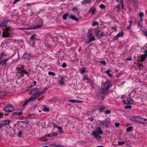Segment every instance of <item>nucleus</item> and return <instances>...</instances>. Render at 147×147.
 I'll use <instances>...</instances> for the list:
<instances>
[{
  "label": "nucleus",
  "instance_id": "obj_1",
  "mask_svg": "<svg viewBox=\"0 0 147 147\" xmlns=\"http://www.w3.org/2000/svg\"><path fill=\"white\" fill-rule=\"evenodd\" d=\"M29 94L33 95V96H32L33 98L32 100H36L37 98L40 96V91L37 88H33L29 92Z\"/></svg>",
  "mask_w": 147,
  "mask_h": 147
},
{
  "label": "nucleus",
  "instance_id": "obj_2",
  "mask_svg": "<svg viewBox=\"0 0 147 147\" xmlns=\"http://www.w3.org/2000/svg\"><path fill=\"white\" fill-rule=\"evenodd\" d=\"M108 94L107 92H105L100 89L98 91L97 100L99 101L103 100L104 98Z\"/></svg>",
  "mask_w": 147,
  "mask_h": 147
},
{
  "label": "nucleus",
  "instance_id": "obj_3",
  "mask_svg": "<svg viewBox=\"0 0 147 147\" xmlns=\"http://www.w3.org/2000/svg\"><path fill=\"white\" fill-rule=\"evenodd\" d=\"M87 37L88 38V40L86 41V43H89L95 40L94 36L92 34V30L91 29L88 30L87 32Z\"/></svg>",
  "mask_w": 147,
  "mask_h": 147
},
{
  "label": "nucleus",
  "instance_id": "obj_4",
  "mask_svg": "<svg viewBox=\"0 0 147 147\" xmlns=\"http://www.w3.org/2000/svg\"><path fill=\"white\" fill-rule=\"evenodd\" d=\"M111 86V82L109 80L107 81L102 86V88L101 89L105 92H107L106 90H108Z\"/></svg>",
  "mask_w": 147,
  "mask_h": 147
},
{
  "label": "nucleus",
  "instance_id": "obj_5",
  "mask_svg": "<svg viewBox=\"0 0 147 147\" xmlns=\"http://www.w3.org/2000/svg\"><path fill=\"white\" fill-rule=\"evenodd\" d=\"M95 35L96 36H98L99 38H102L105 35V33L103 32H101V30L98 29H95Z\"/></svg>",
  "mask_w": 147,
  "mask_h": 147
},
{
  "label": "nucleus",
  "instance_id": "obj_6",
  "mask_svg": "<svg viewBox=\"0 0 147 147\" xmlns=\"http://www.w3.org/2000/svg\"><path fill=\"white\" fill-rule=\"evenodd\" d=\"M13 106L11 105H9L6 106L3 110L6 112L9 113L12 112L14 110Z\"/></svg>",
  "mask_w": 147,
  "mask_h": 147
},
{
  "label": "nucleus",
  "instance_id": "obj_7",
  "mask_svg": "<svg viewBox=\"0 0 147 147\" xmlns=\"http://www.w3.org/2000/svg\"><path fill=\"white\" fill-rule=\"evenodd\" d=\"M111 119L110 118L106 119L105 120L101 121L100 123L103 125L105 127H108L109 126V124L110 122Z\"/></svg>",
  "mask_w": 147,
  "mask_h": 147
},
{
  "label": "nucleus",
  "instance_id": "obj_8",
  "mask_svg": "<svg viewBox=\"0 0 147 147\" xmlns=\"http://www.w3.org/2000/svg\"><path fill=\"white\" fill-rule=\"evenodd\" d=\"M31 57H33V56H32L30 53H26L22 57L23 59L25 60H29L30 59Z\"/></svg>",
  "mask_w": 147,
  "mask_h": 147
},
{
  "label": "nucleus",
  "instance_id": "obj_9",
  "mask_svg": "<svg viewBox=\"0 0 147 147\" xmlns=\"http://www.w3.org/2000/svg\"><path fill=\"white\" fill-rule=\"evenodd\" d=\"M91 135L94 136V138L96 139L98 141H100L102 138V137L99 135L98 134L97 131H92V134Z\"/></svg>",
  "mask_w": 147,
  "mask_h": 147
},
{
  "label": "nucleus",
  "instance_id": "obj_10",
  "mask_svg": "<svg viewBox=\"0 0 147 147\" xmlns=\"http://www.w3.org/2000/svg\"><path fill=\"white\" fill-rule=\"evenodd\" d=\"M123 102L125 104L132 105L134 103V101L132 99L127 98L123 101Z\"/></svg>",
  "mask_w": 147,
  "mask_h": 147
},
{
  "label": "nucleus",
  "instance_id": "obj_11",
  "mask_svg": "<svg viewBox=\"0 0 147 147\" xmlns=\"http://www.w3.org/2000/svg\"><path fill=\"white\" fill-rule=\"evenodd\" d=\"M38 24L37 25H35L34 27L32 28L38 29L42 26L43 23L42 22V19H40L38 20Z\"/></svg>",
  "mask_w": 147,
  "mask_h": 147
},
{
  "label": "nucleus",
  "instance_id": "obj_12",
  "mask_svg": "<svg viewBox=\"0 0 147 147\" xmlns=\"http://www.w3.org/2000/svg\"><path fill=\"white\" fill-rule=\"evenodd\" d=\"M10 33L9 32L4 30L2 36L4 38L9 37L11 36Z\"/></svg>",
  "mask_w": 147,
  "mask_h": 147
},
{
  "label": "nucleus",
  "instance_id": "obj_13",
  "mask_svg": "<svg viewBox=\"0 0 147 147\" xmlns=\"http://www.w3.org/2000/svg\"><path fill=\"white\" fill-rule=\"evenodd\" d=\"M143 21V20L139 19L138 20V28H140V29H141L142 27V25L143 24V23L142 21Z\"/></svg>",
  "mask_w": 147,
  "mask_h": 147
},
{
  "label": "nucleus",
  "instance_id": "obj_14",
  "mask_svg": "<svg viewBox=\"0 0 147 147\" xmlns=\"http://www.w3.org/2000/svg\"><path fill=\"white\" fill-rule=\"evenodd\" d=\"M8 60V59H0V65L5 64Z\"/></svg>",
  "mask_w": 147,
  "mask_h": 147
},
{
  "label": "nucleus",
  "instance_id": "obj_15",
  "mask_svg": "<svg viewBox=\"0 0 147 147\" xmlns=\"http://www.w3.org/2000/svg\"><path fill=\"white\" fill-rule=\"evenodd\" d=\"M49 88V87H45L42 90L40 91V96L44 94L45 93V92L47 91Z\"/></svg>",
  "mask_w": 147,
  "mask_h": 147
},
{
  "label": "nucleus",
  "instance_id": "obj_16",
  "mask_svg": "<svg viewBox=\"0 0 147 147\" xmlns=\"http://www.w3.org/2000/svg\"><path fill=\"white\" fill-rule=\"evenodd\" d=\"M65 78L62 76H61L59 79V82L61 85H63L64 84Z\"/></svg>",
  "mask_w": 147,
  "mask_h": 147
},
{
  "label": "nucleus",
  "instance_id": "obj_17",
  "mask_svg": "<svg viewBox=\"0 0 147 147\" xmlns=\"http://www.w3.org/2000/svg\"><path fill=\"white\" fill-rule=\"evenodd\" d=\"M146 121V119L140 117L139 119L138 122L140 123L144 124V123Z\"/></svg>",
  "mask_w": 147,
  "mask_h": 147
},
{
  "label": "nucleus",
  "instance_id": "obj_18",
  "mask_svg": "<svg viewBox=\"0 0 147 147\" xmlns=\"http://www.w3.org/2000/svg\"><path fill=\"white\" fill-rule=\"evenodd\" d=\"M33 98L32 97H30L29 98H28L25 102L23 104L22 106L23 107H24L26 106V104H27L29 102L31 101V100H32V98Z\"/></svg>",
  "mask_w": 147,
  "mask_h": 147
},
{
  "label": "nucleus",
  "instance_id": "obj_19",
  "mask_svg": "<svg viewBox=\"0 0 147 147\" xmlns=\"http://www.w3.org/2000/svg\"><path fill=\"white\" fill-rule=\"evenodd\" d=\"M139 117H140L138 116H133L131 117V119L133 121L135 120L138 122L139 119Z\"/></svg>",
  "mask_w": 147,
  "mask_h": 147
},
{
  "label": "nucleus",
  "instance_id": "obj_20",
  "mask_svg": "<svg viewBox=\"0 0 147 147\" xmlns=\"http://www.w3.org/2000/svg\"><path fill=\"white\" fill-rule=\"evenodd\" d=\"M69 18H71V19L76 21H78L79 20L78 18H77L74 15H70L69 16Z\"/></svg>",
  "mask_w": 147,
  "mask_h": 147
},
{
  "label": "nucleus",
  "instance_id": "obj_21",
  "mask_svg": "<svg viewBox=\"0 0 147 147\" xmlns=\"http://www.w3.org/2000/svg\"><path fill=\"white\" fill-rule=\"evenodd\" d=\"M110 72H111V70L110 69L107 70V71H105V73L107 74L109 77L111 78L113 77V75L112 74H111L110 73Z\"/></svg>",
  "mask_w": 147,
  "mask_h": 147
},
{
  "label": "nucleus",
  "instance_id": "obj_22",
  "mask_svg": "<svg viewBox=\"0 0 147 147\" xmlns=\"http://www.w3.org/2000/svg\"><path fill=\"white\" fill-rule=\"evenodd\" d=\"M91 2V0H84L81 2V4L82 5L86 4L88 3H90Z\"/></svg>",
  "mask_w": 147,
  "mask_h": 147
},
{
  "label": "nucleus",
  "instance_id": "obj_23",
  "mask_svg": "<svg viewBox=\"0 0 147 147\" xmlns=\"http://www.w3.org/2000/svg\"><path fill=\"white\" fill-rule=\"evenodd\" d=\"M7 24V22L6 21L4 20L1 23L0 22V27H3L5 26H7L6 25Z\"/></svg>",
  "mask_w": 147,
  "mask_h": 147
},
{
  "label": "nucleus",
  "instance_id": "obj_24",
  "mask_svg": "<svg viewBox=\"0 0 147 147\" xmlns=\"http://www.w3.org/2000/svg\"><path fill=\"white\" fill-rule=\"evenodd\" d=\"M106 109V107L103 105L102 106L98 109L99 110V112L100 113H101V112H103L104 110H105Z\"/></svg>",
  "mask_w": 147,
  "mask_h": 147
},
{
  "label": "nucleus",
  "instance_id": "obj_25",
  "mask_svg": "<svg viewBox=\"0 0 147 147\" xmlns=\"http://www.w3.org/2000/svg\"><path fill=\"white\" fill-rule=\"evenodd\" d=\"M51 145L54 146L55 147H63L64 146V145H62L59 144H56L55 143L52 144Z\"/></svg>",
  "mask_w": 147,
  "mask_h": 147
},
{
  "label": "nucleus",
  "instance_id": "obj_26",
  "mask_svg": "<svg viewBox=\"0 0 147 147\" xmlns=\"http://www.w3.org/2000/svg\"><path fill=\"white\" fill-rule=\"evenodd\" d=\"M25 66L24 65H21L20 67H18L17 69H18L19 70L18 71H20L21 72V73L23 71L25 70L24 69Z\"/></svg>",
  "mask_w": 147,
  "mask_h": 147
},
{
  "label": "nucleus",
  "instance_id": "obj_27",
  "mask_svg": "<svg viewBox=\"0 0 147 147\" xmlns=\"http://www.w3.org/2000/svg\"><path fill=\"white\" fill-rule=\"evenodd\" d=\"M68 101L72 103H79L80 102V100H69Z\"/></svg>",
  "mask_w": 147,
  "mask_h": 147
},
{
  "label": "nucleus",
  "instance_id": "obj_28",
  "mask_svg": "<svg viewBox=\"0 0 147 147\" xmlns=\"http://www.w3.org/2000/svg\"><path fill=\"white\" fill-rule=\"evenodd\" d=\"M22 112H14L13 113H12V115H17L19 116L20 115H22Z\"/></svg>",
  "mask_w": 147,
  "mask_h": 147
},
{
  "label": "nucleus",
  "instance_id": "obj_29",
  "mask_svg": "<svg viewBox=\"0 0 147 147\" xmlns=\"http://www.w3.org/2000/svg\"><path fill=\"white\" fill-rule=\"evenodd\" d=\"M134 5V6L136 7L138 5V3L139 2L138 0H133Z\"/></svg>",
  "mask_w": 147,
  "mask_h": 147
},
{
  "label": "nucleus",
  "instance_id": "obj_30",
  "mask_svg": "<svg viewBox=\"0 0 147 147\" xmlns=\"http://www.w3.org/2000/svg\"><path fill=\"white\" fill-rule=\"evenodd\" d=\"M85 68L83 67L81 69H80L79 71L80 73L82 74H83L86 72Z\"/></svg>",
  "mask_w": 147,
  "mask_h": 147
},
{
  "label": "nucleus",
  "instance_id": "obj_31",
  "mask_svg": "<svg viewBox=\"0 0 147 147\" xmlns=\"http://www.w3.org/2000/svg\"><path fill=\"white\" fill-rule=\"evenodd\" d=\"M3 121L5 125H6L9 124L11 122V120L10 119H5L3 120Z\"/></svg>",
  "mask_w": 147,
  "mask_h": 147
},
{
  "label": "nucleus",
  "instance_id": "obj_32",
  "mask_svg": "<svg viewBox=\"0 0 147 147\" xmlns=\"http://www.w3.org/2000/svg\"><path fill=\"white\" fill-rule=\"evenodd\" d=\"M6 93L5 91L0 92V97H3L6 95Z\"/></svg>",
  "mask_w": 147,
  "mask_h": 147
},
{
  "label": "nucleus",
  "instance_id": "obj_33",
  "mask_svg": "<svg viewBox=\"0 0 147 147\" xmlns=\"http://www.w3.org/2000/svg\"><path fill=\"white\" fill-rule=\"evenodd\" d=\"M16 76H19V78H20L22 76H24V74H22V73L17 72L16 73Z\"/></svg>",
  "mask_w": 147,
  "mask_h": 147
},
{
  "label": "nucleus",
  "instance_id": "obj_34",
  "mask_svg": "<svg viewBox=\"0 0 147 147\" xmlns=\"http://www.w3.org/2000/svg\"><path fill=\"white\" fill-rule=\"evenodd\" d=\"M133 127L132 126L129 127L127 128L126 129V131L127 132H129L133 130Z\"/></svg>",
  "mask_w": 147,
  "mask_h": 147
},
{
  "label": "nucleus",
  "instance_id": "obj_35",
  "mask_svg": "<svg viewBox=\"0 0 147 147\" xmlns=\"http://www.w3.org/2000/svg\"><path fill=\"white\" fill-rule=\"evenodd\" d=\"M11 28L10 27H6L5 28L3 29L4 30H6L7 31L9 32L10 33V32L11 30Z\"/></svg>",
  "mask_w": 147,
  "mask_h": 147
},
{
  "label": "nucleus",
  "instance_id": "obj_36",
  "mask_svg": "<svg viewBox=\"0 0 147 147\" xmlns=\"http://www.w3.org/2000/svg\"><path fill=\"white\" fill-rule=\"evenodd\" d=\"M50 137H52L54 136H56L58 135V133L57 132H53L49 134Z\"/></svg>",
  "mask_w": 147,
  "mask_h": 147
},
{
  "label": "nucleus",
  "instance_id": "obj_37",
  "mask_svg": "<svg viewBox=\"0 0 147 147\" xmlns=\"http://www.w3.org/2000/svg\"><path fill=\"white\" fill-rule=\"evenodd\" d=\"M146 57V55L145 54H142L141 56V59L142 60V61H144Z\"/></svg>",
  "mask_w": 147,
  "mask_h": 147
},
{
  "label": "nucleus",
  "instance_id": "obj_38",
  "mask_svg": "<svg viewBox=\"0 0 147 147\" xmlns=\"http://www.w3.org/2000/svg\"><path fill=\"white\" fill-rule=\"evenodd\" d=\"M138 16L140 17V19L143 20V17L144 16V14L143 13L141 12L139 13Z\"/></svg>",
  "mask_w": 147,
  "mask_h": 147
},
{
  "label": "nucleus",
  "instance_id": "obj_39",
  "mask_svg": "<svg viewBox=\"0 0 147 147\" xmlns=\"http://www.w3.org/2000/svg\"><path fill=\"white\" fill-rule=\"evenodd\" d=\"M36 35L35 34L33 35L30 38V40L31 41H32L35 40V37Z\"/></svg>",
  "mask_w": 147,
  "mask_h": 147
},
{
  "label": "nucleus",
  "instance_id": "obj_40",
  "mask_svg": "<svg viewBox=\"0 0 147 147\" xmlns=\"http://www.w3.org/2000/svg\"><path fill=\"white\" fill-rule=\"evenodd\" d=\"M40 140L43 142H46L48 141V139L46 138V137L45 136L44 137L41 138L40 139Z\"/></svg>",
  "mask_w": 147,
  "mask_h": 147
},
{
  "label": "nucleus",
  "instance_id": "obj_41",
  "mask_svg": "<svg viewBox=\"0 0 147 147\" xmlns=\"http://www.w3.org/2000/svg\"><path fill=\"white\" fill-rule=\"evenodd\" d=\"M123 31H122L118 33L117 35L119 37H122L123 36Z\"/></svg>",
  "mask_w": 147,
  "mask_h": 147
},
{
  "label": "nucleus",
  "instance_id": "obj_42",
  "mask_svg": "<svg viewBox=\"0 0 147 147\" xmlns=\"http://www.w3.org/2000/svg\"><path fill=\"white\" fill-rule=\"evenodd\" d=\"M69 15V14L67 13H66L64 14L63 16V18L64 20H66L67 16Z\"/></svg>",
  "mask_w": 147,
  "mask_h": 147
},
{
  "label": "nucleus",
  "instance_id": "obj_43",
  "mask_svg": "<svg viewBox=\"0 0 147 147\" xmlns=\"http://www.w3.org/2000/svg\"><path fill=\"white\" fill-rule=\"evenodd\" d=\"M90 11L91 12V13L93 14L95 12L96 9L95 8L91 7L90 9Z\"/></svg>",
  "mask_w": 147,
  "mask_h": 147
},
{
  "label": "nucleus",
  "instance_id": "obj_44",
  "mask_svg": "<svg viewBox=\"0 0 147 147\" xmlns=\"http://www.w3.org/2000/svg\"><path fill=\"white\" fill-rule=\"evenodd\" d=\"M98 134H100L101 135H102L103 133V131L101 130V128L100 127H99L98 128Z\"/></svg>",
  "mask_w": 147,
  "mask_h": 147
},
{
  "label": "nucleus",
  "instance_id": "obj_45",
  "mask_svg": "<svg viewBox=\"0 0 147 147\" xmlns=\"http://www.w3.org/2000/svg\"><path fill=\"white\" fill-rule=\"evenodd\" d=\"M5 125L3 121L0 122V128H1L3 126Z\"/></svg>",
  "mask_w": 147,
  "mask_h": 147
},
{
  "label": "nucleus",
  "instance_id": "obj_46",
  "mask_svg": "<svg viewBox=\"0 0 147 147\" xmlns=\"http://www.w3.org/2000/svg\"><path fill=\"white\" fill-rule=\"evenodd\" d=\"M22 73L24 74H25L27 75V76L28 77L30 75V74H29L28 72L27 71H26L25 70H24L22 72Z\"/></svg>",
  "mask_w": 147,
  "mask_h": 147
},
{
  "label": "nucleus",
  "instance_id": "obj_47",
  "mask_svg": "<svg viewBox=\"0 0 147 147\" xmlns=\"http://www.w3.org/2000/svg\"><path fill=\"white\" fill-rule=\"evenodd\" d=\"M99 63L102 64L103 65H105L106 64V63L105 61L101 60L100 61Z\"/></svg>",
  "mask_w": 147,
  "mask_h": 147
},
{
  "label": "nucleus",
  "instance_id": "obj_48",
  "mask_svg": "<svg viewBox=\"0 0 147 147\" xmlns=\"http://www.w3.org/2000/svg\"><path fill=\"white\" fill-rule=\"evenodd\" d=\"M4 56H6V55H5V54H4V53H3V52L1 53L0 54V59H3V58L4 57Z\"/></svg>",
  "mask_w": 147,
  "mask_h": 147
},
{
  "label": "nucleus",
  "instance_id": "obj_49",
  "mask_svg": "<svg viewBox=\"0 0 147 147\" xmlns=\"http://www.w3.org/2000/svg\"><path fill=\"white\" fill-rule=\"evenodd\" d=\"M98 23L96 21H94L93 22L92 25L93 26H95L96 25H98Z\"/></svg>",
  "mask_w": 147,
  "mask_h": 147
},
{
  "label": "nucleus",
  "instance_id": "obj_50",
  "mask_svg": "<svg viewBox=\"0 0 147 147\" xmlns=\"http://www.w3.org/2000/svg\"><path fill=\"white\" fill-rule=\"evenodd\" d=\"M49 74V75L53 76H55V74L54 72H51V71H49L48 73Z\"/></svg>",
  "mask_w": 147,
  "mask_h": 147
},
{
  "label": "nucleus",
  "instance_id": "obj_51",
  "mask_svg": "<svg viewBox=\"0 0 147 147\" xmlns=\"http://www.w3.org/2000/svg\"><path fill=\"white\" fill-rule=\"evenodd\" d=\"M131 108H132V107L130 105L126 106L124 107V108L125 109H131Z\"/></svg>",
  "mask_w": 147,
  "mask_h": 147
},
{
  "label": "nucleus",
  "instance_id": "obj_52",
  "mask_svg": "<svg viewBox=\"0 0 147 147\" xmlns=\"http://www.w3.org/2000/svg\"><path fill=\"white\" fill-rule=\"evenodd\" d=\"M125 142L124 141L121 142L119 141L118 142V144L119 145L121 146L124 144Z\"/></svg>",
  "mask_w": 147,
  "mask_h": 147
},
{
  "label": "nucleus",
  "instance_id": "obj_53",
  "mask_svg": "<svg viewBox=\"0 0 147 147\" xmlns=\"http://www.w3.org/2000/svg\"><path fill=\"white\" fill-rule=\"evenodd\" d=\"M99 7L101 9H103L105 7V6L103 4H102L99 5Z\"/></svg>",
  "mask_w": 147,
  "mask_h": 147
},
{
  "label": "nucleus",
  "instance_id": "obj_54",
  "mask_svg": "<svg viewBox=\"0 0 147 147\" xmlns=\"http://www.w3.org/2000/svg\"><path fill=\"white\" fill-rule=\"evenodd\" d=\"M22 131H20L18 132V136L21 138L22 137L21 136L22 135Z\"/></svg>",
  "mask_w": 147,
  "mask_h": 147
},
{
  "label": "nucleus",
  "instance_id": "obj_55",
  "mask_svg": "<svg viewBox=\"0 0 147 147\" xmlns=\"http://www.w3.org/2000/svg\"><path fill=\"white\" fill-rule=\"evenodd\" d=\"M106 114H109L111 113V111L110 110H107L104 112Z\"/></svg>",
  "mask_w": 147,
  "mask_h": 147
},
{
  "label": "nucleus",
  "instance_id": "obj_56",
  "mask_svg": "<svg viewBox=\"0 0 147 147\" xmlns=\"http://www.w3.org/2000/svg\"><path fill=\"white\" fill-rule=\"evenodd\" d=\"M120 3L122 7L123 8V0H120Z\"/></svg>",
  "mask_w": 147,
  "mask_h": 147
},
{
  "label": "nucleus",
  "instance_id": "obj_57",
  "mask_svg": "<svg viewBox=\"0 0 147 147\" xmlns=\"http://www.w3.org/2000/svg\"><path fill=\"white\" fill-rule=\"evenodd\" d=\"M66 63L65 62L63 63L62 65V67L63 68H65L66 67Z\"/></svg>",
  "mask_w": 147,
  "mask_h": 147
},
{
  "label": "nucleus",
  "instance_id": "obj_58",
  "mask_svg": "<svg viewBox=\"0 0 147 147\" xmlns=\"http://www.w3.org/2000/svg\"><path fill=\"white\" fill-rule=\"evenodd\" d=\"M44 111H46V112H48L49 111V109L47 107H45L44 108Z\"/></svg>",
  "mask_w": 147,
  "mask_h": 147
},
{
  "label": "nucleus",
  "instance_id": "obj_59",
  "mask_svg": "<svg viewBox=\"0 0 147 147\" xmlns=\"http://www.w3.org/2000/svg\"><path fill=\"white\" fill-rule=\"evenodd\" d=\"M119 38L118 36L117 35L116 36H115L113 38V40H115L117 39L118 38Z\"/></svg>",
  "mask_w": 147,
  "mask_h": 147
},
{
  "label": "nucleus",
  "instance_id": "obj_60",
  "mask_svg": "<svg viewBox=\"0 0 147 147\" xmlns=\"http://www.w3.org/2000/svg\"><path fill=\"white\" fill-rule=\"evenodd\" d=\"M73 11H77L78 10V9L76 7H74L72 9Z\"/></svg>",
  "mask_w": 147,
  "mask_h": 147
},
{
  "label": "nucleus",
  "instance_id": "obj_61",
  "mask_svg": "<svg viewBox=\"0 0 147 147\" xmlns=\"http://www.w3.org/2000/svg\"><path fill=\"white\" fill-rule=\"evenodd\" d=\"M115 125L116 127H118L120 125V123L119 122H116L115 123Z\"/></svg>",
  "mask_w": 147,
  "mask_h": 147
},
{
  "label": "nucleus",
  "instance_id": "obj_62",
  "mask_svg": "<svg viewBox=\"0 0 147 147\" xmlns=\"http://www.w3.org/2000/svg\"><path fill=\"white\" fill-rule=\"evenodd\" d=\"M57 128H58V129L60 131H62L63 129H62V127H61V126L57 127Z\"/></svg>",
  "mask_w": 147,
  "mask_h": 147
},
{
  "label": "nucleus",
  "instance_id": "obj_63",
  "mask_svg": "<svg viewBox=\"0 0 147 147\" xmlns=\"http://www.w3.org/2000/svg\"><path fill=\"white\" fill-rule=\"evenodd\" d=\"M3 114L2 113H0V119L3 117Z\"/></svg>",
  "mask_w": 147,
  "mask_h": 147
},
{
  "label": "nucleus",
  "instance_id": "obj_64",
  "mask_svg": "<svg viewBox=\"0 0 147 147\" xmlns=\"http://www.w3.org/2000/svg\"><path fill=\"white\" fill-rule=\"evenodd\" d=\"M126 60H129V61H131L132 60V58L131 57H128L126 58Z\"/></svg>",
  "mask_w": 147,
  "mask_h": 147
}]
</instances>
